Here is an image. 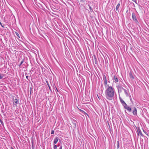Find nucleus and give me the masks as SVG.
Returning a JSON list of instances; mask_svg holds the SVG:
<instances>
[{"mask_svg":"<svg viewBox=\"0 0 149 149\" xmlns=\"http://www.w3.org/2000/svg\"><path fill=\"white\" fill-rule=\"evenodd\" d=\"M0 122L1 124L2 125H3V121L1 119H0Z\"/></svg>","mask_w":149,"mask_h":149,"instance_id":"aec40b11","label":"nucleus"},{"mask_svg":"<svg viewBox=\"0 0 149 149\" xmlns=\"http://www.w3.org/2000/svg\"><path fill=\"white\" fill-rule=\"evenodd\" d=\"M143 131L147 136H148V134L146 133V132L143 129Z\"/></svg>","mask_w":149,"mask_h":149,"instance_id":"4be33fe9","label":"nucleus"},{"mask_svg":"<svg viewBox=\"0 0 149 149\" xmlns=\"http://www.w3.org/2000/svg\"><path fill=\"white\" fill-rule=\"evenodd\" d=\"M119 147V141H117V148H118Z\"/></svg>","mask_w":149,"mask_h":149,"instance_id":"dca6fc26","label":"nucleus"},{"mask_svg":"<svg viewBox=\"0 0 149 149\" xmlns=\"http://www.w3.org/2000/svg\"><path fill=\"white\" fill-rule=\"evenodd\" d=\"M137 111L135 107H134L133 110V115H137Z\"/></svg>","mask_w":149,"mask_h":149,"instance_id":"0eeeda50","label":"nucleus"},{"mask_svg":"<svg viewBox=\"0 0 149 149\" xmlns=\"http://www.w3.org/2000/svg\"><path fill=\"white\" fill-rule=\"evenodd\" d=\"M138 135H139V134H140L141 136H144L143 134H142L141 130L140 129H138Z\"/></svg>","mask_w":149,"mask_h":149,"instance_id":"9b49d317","label":"nucleus"},{"mask_svg":"<svg viewBox=\"0 0 149 149\" xmlns=\"http://www.w3.org/2000/svg\"><path fill=\"white\" fill-rule=\"evenodd\" d=\"M57 146L55 145H54V149H57Z\"/></svg>","mask_w":149,"mask_h":149,"instance_id":"6ab92c4d","label":"nucleus"},{"mask_svg":"<svg viewBox=\"0 0 149 149\" xmlns=\"http://www.w3.org/2000/svg\"><path fill=\"white\" fill-rule=\"evenodd\" d=\"M54 130H52L51 132V134H54Z\"/></svg>","mask_w":149,"mask_h":149,"instance_id":"412c9836","label":"nucleus"},{"mask_svg":"<svg viewBox=\"0 0 149 149\" xmlns=\"http://www.w3.org/2000/svg\"><path fill=\"white\" fill-rule=\"evenodd\" d=\"M134 2H135L136 3V0H132Z\"/></svg>","mask_w":149,"mask_h":149,"instance_id":"a878e982","label":"nucleus"},{"mask_svg":"<svg viewBox=\"0 0 149 149\" xmlns=\"http://www.w3.org/2000/svg\"><path fill=\"white\" fill-rule=\"evenodd\" d=\"M46 82L47 83V85L48 86L49 88V89L50 90H51V87H50V86H49V84L48 83V81H46Z\"/></svg>","mask_w":149,"mask_h":149,"instance_id":"4468645a","label":"nucleus"},{"mask_svg":"<svg viewBox=\"0 0 149 149\" xmlns=\"http://www.w3.org/2000/svg\"><path fill=\"white\" fill-rule=\"evenodd\" d=\"M124 108L127 110L129 112H131L132 111V109L129 106H128L127 104L126 106H124Z\"/></svg>","mask_w":149,"mask_h":149,"instance_id":"39448f33","label":"nucleus"},{"mask_svg":"<svg viewBox=\"0 0 149 149\" xmlns=\"http://www.w3.org/2000/svg\"><path fill=\"white\" fill-rule=\"evenodd\" d=\"M11 149H14L13 148H12V147L11 148Z\"/></svg>","mask_w":149,"mask_h":149,"instance_id":"7c9ffc66","label":"nucleus"},{"mask_svg":"<svg viewBox=\"0 0 149 149\" xmlns=\"http://www.w3.org/2000/svg\"><path fill=\"white\" fill-rule=\"evenodd\" d=\"M13 105H16L18 104V100L16 99L13 98Z\"/></svg>","mask_w":149,"mask_h":149,"instance_id":"20e7f679","label":"nucleus"},{"mask_svg":"<svg viewBox=\"0 0 149 149\" xmlns=\"http://www.w3.org/2000/svg\"><path fill=\"white\" fill-rule=\"evenodd\" d=\"M3 77V74H0V79H2Z\"/></svg>","mask_w":149,"mask_h":149,"instance_id":"2eb2a0df","label":"nucleus"},{"mask_svg":"<svg viewBox=\"0 0 149 149\" xmlns=\"http://www.w3.org/2000/svg\"><path fill=\"white\" fill-rule=\"evenodd\" d=\"M60 146L61 145H58L57 146V147H60Z\"/></svg>","mask_w":149,"mask_h":149,"instance_id":"cd10ccee","label":"nucleus"},{"mask_svg":"<svg viewBox=\"0 0 149 149\" xmlns=\"http://www.w3.org/2000/svg\"><path fill=\"white\" fill-rule=\"evenodd\" d=\"M124 91L127 97H128V96H129V95H130L128 93H127V91L126 90L124 89Z\"/></svg>","mask_w":149,"mask_h":149,"instance_id":"f8f14e48","label":"nucleus"},{"mask_svg":"<svg viewBox=\"0 0 149 149\" xmlns=\"http://www.w3.org/2000/svg\"><path fill=\"white\" fill-rule=\"evenodd\" d=\"M121 90H123V91H124V89H125L123 87H122L121 86Z\"/></svg>","mask_w":149,"mask_h":149,"instance_id":"b1692460","label":"nucleus"},{"mask_svg":"<svg viewBox=\"0 0 149 149\" xmlns=\"http://www.w3.org/2000/svg\"><path fill=\"white\" fill-rule=\"evenodd\" d=\"M128 97H129L130 101L131 102H132V97H131L130 95H129V96H128Z\"/></svg>","mask_w":149,"mask_h":149,"instance_id":"a211bd4d","label":"nucleus"},{"mask_svg":"<svg viewBox=\"0 0 149 149\" xmlns=\"http://www.w3.org/2000/svg\"><path fill=\"white\" fill-rule=\"evenodd\" d=\"M59 141H61V140H60V139H59Z\"/></svg>","mask_w":149,"mask_h":149,"instance_id":"473e14b6","label":"nucleus"},{"mask_svg":"<svg viewBox=\"0 0 149 149\" xmlns=\"http://www.w3.org/2000/svg\"><path fill=\"white\" fill-rule=\"evenodd\" d=\"M116 88L118 89V93L120 92H121L122 91V90L121 88V86L120 85H117L116 86Z\"/></svg>","mask_w":149,"mask_h":149,"instance_id":"6e6552de","label":"nucleus"},{"mask_svg":"<svg viewBox=\"0 0 149 149\" xmlns=\"http://www.w3.org/2000/svg\"><path fill=\"white\" fill-rule=\"evenodd\" d=\"M56 90H57V91H58V90H57V88H56Z\"/></svg>","mask_w":149,"mask_h":149,"instance_id":"2f4dec72","label":"nucleus"},{"mask_svg":"<svg viewBox=\"0 0 149 149\" xmlns=\"http://www.w3.org/2000/svg\"><path fill=\"white\" fill-rule=\"evenodd\" d=\"M59 149H62V146L61 145Z\"/></svg>","mask_w":149,"mask_h":149,"instance_id":"5701e85b","label":"nucleus"},{"mask_svg":"<svg viewBox=\"0 0 149 149\" xmlns=\"http://www.w3.org/2000/svg\"><path fill=\"white\" fill-rule=\"evenodd\" d=\"M120 4L119 3H118L117 4V6H116V9L117 11H118V8H119V7H120Z\"/></svg>","mask_w":149,"mask_h":149,"instance_id":"ddd939ff","label":"nucleus"},{"mask_svg":"<svg viewBox=\"0 0 149 149\" xmlns=\"http://www.w3.org/2000/svg\"><path fill=\"white\" fill-rule=\"evenodd\" d=\"M105 91V95L106 98L109 100H111L113 98L116 94L115 89L112 86L108 85Z\"/></svg>","mask_w":149,"mask_h":149,"instance_id":"f257e3e1","label":"nucleus"},{"mask_svg":"<svg viewBox=\"0 0 149 149\" xmlns=\"http://www.w3.org/2000/svg\"><path fill=\"white\" fill-rule=\"evenodd\" d=\"M80 110L81 111H82V112H84V111H83L82 110Z\"/></svg>","mask_w":149,"mask_h":149,"instance_id":"c756f323","label":"nucleus"},{"mask_svg":"<svg viewBox=\"0 0 149 149\" xmlns=\"http://www.w3.org/2000/svg\"><path fill=\"white\" fill-rule=\"evenodd\" d=\"M113 81L116 83H117L118 81V79L116 75H115L113 77Z\"/></svg>","mask_w":149,"mask_h":149,"instance_id":"423d86ee","label":"nucleus"},{"mask_svg":"<svg viewBox=\"0 0 149 149\" xmlns=\"http://www.w3.org/2000/svg\"><path fill=\"white\" fill-rule=\"evenodd\" d=\"M15 33L17 35V36L19 38H20V36L19 34V33L17 32H16Z\"/></svg>","mask_w":149,"mask_h":149,"instance_id":"f3484780","label":"nucleus"},{"mask_svg":"<svg viewBox=\"0 0 149 149\" xmlns=\"http://www.w3.org/2000/svg\"><path fill=\"white\" fill-rule=\"evenodd\" d=\"M119 98L120 102L123 106H126L127 104L120 96Z\"/></svg>","mask_w":149,"mask_h":149,"instance_id":"7ed1b4c3","label":"nucleus"},{"mask_svg":"<svg viewBox=\"0 0 149 149\" xmlns=\"http://www.w3.org/2000/svg\"><path fill=\"white\" fill-rule=\"evenodd\" d=\"M132 49H133V47H131V50H132Z\"/></svg>","mask_w":149,"mask_h":149,"instance_id":"c85d7f7f","label":"nucleus"},{"mask_svg":"<svg viewBox=\"0 0 149 149\" xmlns=\"http://www.w3.org/2000/svg\"><path fill=\"white\" fill-rule=\"evenodd\" d=\"M103 79L104 81V86H105L106 87L107 86V79L105 75H103Z\"/></svg>","mask_w":149,"mask_h":149,"instance_id":"f03ea898","label":"nucleus"},{"mask_svg":"<svg viewBox=\"0 0 149 149\" xmlns=\"http://www.w3.org/2000/svg\"><path fill=\"white\" fill-rule=\"evenodd\" d=\"M26 78L27 79H28V75H26Z\"/></svg>","mask_w":149,"mask_h":149,"instance_id":"393cba45","label":"nucleus"},{"mask_svg":"<svg viewBox=\"0 0 149 149\" xmlns=\"http://www.w3.org/2000/svg\"><path fill=\"white\" fill-rule=\"evenodd\" d=\"M132 17L134 21L135 22H137V20L136 19L135 14L134 13H133L132 14Z\"/></svg>","mask_w":149,"mask_h":149,"instance_id":"1a4fd4ad","label":"nucleus"},{"mask_svg":"<svg viewBox=\"0 0 149 149\" xmlns=\"http://www.w3.org/2000/svg\"><path fill=\"white\" fill-rule=\"evenodd\" d=\"M0 24L1 25V26H2V27H3V26L2 25L1 22H0Z\"/></svg>","mask_w":149,"mask_h":149,"instance_id":"bb28decb","label":"nucleus"},{"mask_svg":"<svg viewBox=\"0 0 149 149\" xmlns=\"http://www.w3.org/2000/svg\"><path fill=\"white\" fill-rule=\"evenodd\" d=\"M58 137H56L54 139V145L56 144L58 141Z\"/></svg>","mask_w":149,"mask_h":149,"instance_id":"9d476101","label":"nucleus"}]
</instances>
